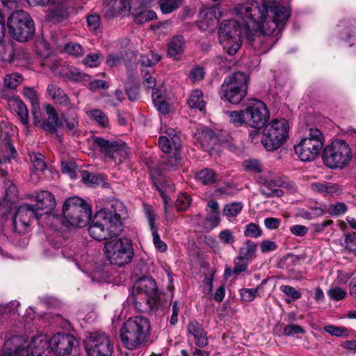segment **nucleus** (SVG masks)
I'll return each mask as SVG.
<instances>
[{
    "mask_svg": "<svg viewBox=\"0 0 356 356\" xmlns=\"http://www.w3.org/2000/svg\"><path fill=\"white\" fill-rule=\"evenodd\" d=\"M108 87L109 84L106 81L97 77H90V91L107 89Z\"/></svg>",
    "mask_w": 356,
    "mask_h": 356,
    "instance_id": "5fc2aeb1",
    "label": "nucleus"
},
{
    "mask_svg": "<svg viewBox=\"0 0 356 356\" xmlns=\"http://www.w3.org/2000/svg\"><path fill=\"white\" fill-rule=\"evenodd\" d=\"M22 94L25 98L30 101L32 107L37 108L39 106V95L37 91L31 87H24Z\"/></svg>",
    "mask_w": 356,
    "mask_h": 356,
    "instance_id": "c03bdc74",
    "label": "nucleus"
},
{
    "mask_svg": "<svg viewBox=\"0 0 356 356\" xmlns=\"http://www.w3.org/2000/svg\"><path fill=\"white\" fill-rule=\"evenodd\" d=\"M277 248V245L275 241L265 239L260 243V250L262 253H266L275 250Z\"/></svg>",
    "mask_w": 356,
    "mask_h": 356,
    "instance_id": "0e129e2a",
    "label": "nucleus"
},
{
    "mask_svg": "<svg viewBox=\"0 0 356 356\" xmlns=\"http://www.w3.org/2000/svg\"><path fill=\"white\" fill-rule=\"evenodd\" d=\"M93 145L99 149V151L104 154L105 156L111 154V149L114 143V140L111 141L106 140L102 137L92 136Z\"/></svg>",
    "mask_w": 356,
    "mask_h": 356,
    "instance_id": "c9c22d12",
    "label": "nucleus"
},
{
    "mask_svg": "<svg viewBox=\"0 0 356 356\" xmlns=\"http://www.w3.org/2000/svg\"><path fill=\"white\" fill-rule=\"evenodd\" d=\"M140 58L141 64L145 67H152L161 60L159 55L152 51L147 54L141 55Z\"/></svg>",
    "mask_w": 356,
    "mask_h": 356,
    "instance_id": "49530a36",
    "label": "nucleus"
},
{
    "mask_svg": "<svg viewBox=\"0 0 356 356\" xmlns=\"http://www.w3.org/2000/svg\"><path fill=\"white\" fill-rule=\"evenodd\" d=\"M205 74L204 67L196 65L191 70L189 78L193 82L200 81L205 76Z\"/></svg>",
    "mask_w": 356,
    "mask_h": 356,
    "instance_id": "8fccbe9b",
    "label": "nucleus"
},
{
    "mask_svg": "<svg viewBox=\"0 0 356 356\" xmlns=\"http://www.w3.org/2000/svg\"><path fill=\"white\" fill-rule=\"evenodd\" d=\"M113 350V346L105 333H90V356H112Z\"/></svg>",
    "mask_w": 356,
    "mask_h": 356,
    "instance_id": "2eb2a0df",
    "label": "nucleus"
},
{
    "mask_svg": "<svg viewBox=\"0 0 356 356\" xmlns=\"http://www.w3.org/2000/svg\"><path fill=\"white\" fill-rule=\"evenodd\" d=\"M77 344V340L70 334L58 332L50 338L51 352L56 356H69Z\"/></svg>",
    "mask_w": 356,
    "mask_h": 356,
    "instance_id": "ddd939ff",
    "label": "nucleus"
},
{
    "mask_svg": "<svg viewBox=\"0 0 356 356\" xmlns=\"http://www.w3.org/2000/svg\"><path fill=\"white\" fill-rule=\"evenodd\" d=\"M6 190L5 198L8 202H14L17 197V193L16 186L10 181H7L6 183Z\"/></svg>",
    "mask_w": 356,
    "mask_h": 356,
    "instance_id": "6e6d98bb",
    "label": "nucleus"
},
{
    "mask_svg": "<svg viewBox=\"0 0 356 356\" xmlns=\"http://www.w3.org/2000/svg\"><path fill=\"white\" fill-rule=\"evenodd\" d=\"M31 163V169H35L38 172H42L46 168V163L44 156L40 153L31 152L29 154Z\"/></svg>",
    "mask_w": 356,
    "mask_h": 356,
    "instance_id": "e433bc0d",
    "label": "nucleus"
},
{
    "mask_svg": "<svg viewBox=\"0 0 356 356\" xmlns=\"http://www.w3.org/2000/svg\"><path fill=\"white\" fill-rule=\"evenodd\" d=\"M344 247L350 252H356V234H346L343 242Z\"/></svg>",
    "mask_w": 356,
    "mask_h": 356,
    "instance_id": "bf43d9fd",
    "label": "nucleus"
},
{
    "mask_svg": "<svg viewBox=\"0 0 356 356\" xmlns=\"http://www.w3.org/2000/svg\"><path fill=\"white\" fill-rule=\"evenodd\" d=\"M304 329L298 325L289 324L284 328V334L286 336L292 337L298 334H304Z\"/></svg>",
    "mask_w": 356,
    "mask_h": 356,
    "instance_id": "13d9d810",
    "label": "nucleus"
},
{
    "mask_svg": "<svg viewBox=\"0 0 356 356\" xmlns=\"http://www.w3.org/2000/svg\"><path fill=\"white\" fill-rule=\"evenodd\" d=\"M153 236V243L155 248L161 252H165L167 250L166 244L161 239L159 234H158L157 229H153L152 231Z\"/></svg>",
    "mask_w": 356,
    "mask_h": 356,
    "instance_id": "052dcab7",
    "label": "nucleus"
},
{
    "mask_svg": "<svg viewBox=\"0 0 356 356\" xmlns=\"http://www.w3.org/2000/svg\"><path fill=\"white\" fill-rule=\"evenodd\" d=\"M165 135L159 137L158 143L160 149L164 153L178 152L181 147V140L175 130L171 128L166 129Z\"/></svg>",
    "mask_w": 356,
    "mask_h": 356,
    "instance_id": "a211bd4d",
    "label": "nucleus"
},
{
    "mask_svg": "<svg viewBox=\"0 0 356 356\" xmlns=\"http://www.w3.org/2000/svg\"><path fill=\"white\" fill-rule=\"evenodd\" d=\"M257 244L251 240H246L238 250L239 259L252 261L256 254Z\"/></svg>",
    "mask_w": 356,
    "mask_h": 356,
    "instance_id": "c756f323",
    "label": "nucleus"
},
{
    "mask_svg": "<svg viewBox=\"0 0 356 356\" xmlns=\"http://www.w3.org/2000/svg\"><path fill=\"white\" fill-rule=\"evenodd\" d=\"M23 81V76L19 73L8 74L5 76L4 86L8 88H15Z\"/></svg>",
    "mask_w": 356,
    "mask_h": 356,
    "instance_id": "79ce46f5",
    "label": "nucleus"
},
{
    "mask_svg": "<svg viewBox=\"0 0 356 356\" xmlns=\"http://www.w3.org/2000/svg\"><path fill=\"white\" fill-rule=\"evenodd\" d=\"M289 123L284 119L273 120L265 126L261 143L268 151L280 148L286 140L289 134Z\"/></svg>",
    "mask_w": 356,
    "mask_h": 356,
    "instance_id": "9b49d317",
    "label": "nucleus"
},
{
    "mask_svg": "<svg viewBox=\"0 0 356 356\" xmlns=\"http://www.w3.org/2000/svg\"><path fill=\"white\" fill-rule=\"evenodd\" d=\"M322 159L330 169H343L352 159V150L345 140H335L324 147Z\"/></svg>",
    "mask_w": 356,
    "mask_h": 356,
    "instance_id": "423d86ee",
    "label": "nucleus"
},
{
    "mask_svg": "<svg viewBox=\"0 0 356 356\" xmlns=\"http://www.w3.org/2000/svg\"><path fill=\"white\" fill-rule=\"evenodd\" d=\"M104 4L112 14L126 15L131 11L130 0H104Z\"/></svg>",
    "mask_w": 356,
    "mask_h": 356,
    "instance_id": "393cba45",
    "label": "nucleus"
},
{
    "mask_svg": "<svg viewBox=\"0 0 356 356\" xmlns=\"http://www.w3.org/2000/svg\"><path fill=\"white\" fill-rule=\"evenodd\" d=\"M243 166L248 170L254 172H259L261 171V165L257 160H247L243 162Z\"/></svg>",
    "mask_w": 356,
    "mask_h": 356,
    "instance_id": "338daca9",
    "label": "nucleus"
},
{
    "mask_svg": "<svg viewBox=\"0 0 356 356\" xmlns=\"http://www.w3.org/2000/svg\"><path fill=\"white\" fill-rule=\"evenodd\" d=\"M280 289L282 293L292 300H297L301 297V293L291 286L282 285Z\"/></svg>",
    "mask_w": 356,
    "mask_h": 356,
    "instance_id": "864d4df0",
    "label": "nucleus"
},
{
    "mask_svg": "<svg viewBox=\"0 0 356 356\" xmlns=\"http://www.w3.org/2000/svg\"><path fill=\"white\" fill-rule=\"evenodd\" d=\"M260 192L266 197H281L284 194L280 188L284 184V181L277 177H270L261 179L260 181Z\"/></svg>",
    "mask_w": 356,
    "mask_h": 356,
    "instance_id": "f3484780",
    "label": "nucleus"
},
{
    "mask_svg": "<svg viewBox=\"0 0 356 356\" xmlns=\"http://www.w3.org/2000/svg\"><path fill=\"white\" fill-rule=\"evenodd\" d=\"M246 124L248 127L262 128L270 118V113L266 105L261 100L250 99L244 108Z\"/></svg>",
    "mask_w": 356,
    "mask_h": 356,
    "instance_id": "f8f14e48",
    "label": "nucleus"
},
{
    "mask_svg": "<svg viewBox=\"0 0 356 356\" xmlns=\"http://www.w3.org/2000/svg\"><path fill=\"white\" fill-rule=\"evenodd\" d=\"M90 117L102 127L106 128L109 124V120L107 115L99 109L90 111Z\"/></svg>",
    "mask_w": 356,
    "mask_h": 356,
    "instance_id": "a19ab883",
    "label": "nucleus"
},
{
    "mask_svg": "<svg viewBox=\"0 0 356 356\" xmlns=\"http://www.w3.org/2000/svg\"><path fill=\"white\" fill-rule=\"evenodd\" d=\"M9 33L19 42H25L35 33L34 22L30 15L22 10L13 12L8 19Z\"/></svg>",
    "mask_w": 356,
    "mask_h": 356,
    "instance_id": "9d476101",
    "label": "nucleus"
},
{
    "mask_svg": "<svg viewBox=\"0 0 356 356\" xmlns=\"http://www.w3.org/2000/svg\"><path fill=\"white\" fill-rule=\"evenodd\" d=\"M290 232L296 236L302 237L307 234L308 228L305 225H294L290 227Z\"/></svg>",
    "mask_w": 356,
    "mask_h": 356,
    "instance_id": "774afa93",
    "label": "nucleus"
},
{
    "mask_svg": "<svg viewBox=\"0 0 356 356\" xmlns=\"http://www.w3.org/2000/svg\"><path fill=\"white\" fill-rule=\"evenodd\" d=\"M47 92L49 96L56 103L66 104L68 102L66 93L56 84H49L47 86Z\"/></svg>",
    "mask_w": 356,
    "mask_h": 356,
    "instance_id": "2f4dec72",
    "label": "nucleus"
},
{
    "mask_svg": "<svg viewBox=\"0 0 356 356\" xmlns=\"http://www.w3.org/2000/svg\"><path fill=\"white\" fill-rule=\"evenodd\" d=\"M346 295V291L339 286H331L327 291V296L334 301L343 300Z\"/></svg>",
    "mask_w": 356,
    "mask_h": 356,
    "instance_id": "de8ad7c7",
    "label": "nucleus"
},
{
    "mask_svg": "<svg viewBox=\"0 0 356 356\" xmlns=\"http://www.w3.org/2000/svg\"><path fill=\"white\" fill-rule=\"evenodd\" d=\"M191 202V197L186 194L182 193L177 197L175 202V207L177 211H185L189 207Z\"/></svg>",
    "mask_w": 356,
    "mask_h": 356,
    "instance_id": "09e8293b",
    "label": "nucleus"
},
{
    "mask_svg": "<svg viewBox=\"0 0 356 356\" xmlns=\"http://www.w3.org/2000/svg\"><path fill=\"white\" fill-rule=\"evenodd\" d=\"M41 215L31 204L21 205L18 208L13 220L15 231L19 234L26 232L31 218L38 219Z\"/></svg>",
    "mask_w": 356,
    "mask_h": 356,
    "instance_id": "4468645a",
    "label": "nucleus"
},
{
    "mask_svg": "<svg viewBox=\"0 0 356 356\" xmlns=\"http://www.w3.org/2000/svg\"><path fill=\"white\" fill-rule=\"evenodd\" d=\"M188 104L192 108L202 111L206 104L203 99L202 91L198 89L193 90L188 97Z\"/></svg>",
    "mask_w": 356,
    "mask_h": 356,
    "instance_id": "72a5a7b5",
    "label": "nucleus"
},
{
    "mask_svg": "<svg viewBox=\"0 0 356 356\" xmlns=\"http://www.w3.org/2000/svg\"><path fill=\"white\" fill-rule=\"evenodd\" d=\"M26 339L21 336H13L4 342L0 356H26L23 347Z\"/></svg>",
    "mask_w": 356,
    "mask_h": 356,
    "instance_id": "6ab92c4d",
    "label": "nucleus"
},
{
    "mask_svg": "<svg viewBox=\"0 0 356 356\" xmlns=\"http://www.w3.org/2000/svg\"><path fill=\"white\" fill-rule=\"evenodd\" d=\"M26 356H49L51 353L50 338L46 334L34 337L31 341L26 340L23 347Z\"/></svg>",
    "mask_w": 356,
    "mask_h": 356,
    "instance_id": "dca6fc26",
    "label": "nucleus"
},
{
    "mask_svg": "<svg viewBox=\"0 0 356 356\" xmlns=\"http://www.w3.org/2000/svg\"><path fill=\"white\" fill-rule=\"evenodd\" d=\"M311 189L324 195H334L341 192V188L339 184L327 181L312 183Z\"/></svg>",
    "mask_w": 356,
    "mask_h": 356,
    "instance_id": "a878e982",
    "label": "nucleus"
},
{
    "mask_svg": "<svg viewBox=\"0 0 356 356\" xmlns=\"http://www.w3.org/2000/svg\"><path fill=\"white\" fill-rule=\"evenodd\" d=\"M243 234L247 238H258L263 235V230L259 225L251 222L245 227Z\"/></svg>",
    "mask_w": 356,
    "mask_h": 356,
    "instance_id": "58836bf2",
    "label": "nucleus"
},
{
    "mask_svg": "<svg viewBox=\"0 0 356 356\" xmlns=\"http://www.w3.org/2000/svg\"><path fill=\"white\" fill-rule=\"evenodd\" d=\"M111 150V155H108L106 158L114 160L115 162H122L129 154L128 147L121 140L115 141Z\"/></svg>",
    "mask_w": 356,
    "mask_h": 356,
    "instance_id": "c85d7f7f",
    "label": "nucleus"
},
{
    "mask_svg": "<svg viewBox=\"0 0 356 356\" xmlns=\"http://www.w3.org/2000/svg\"><path fill=\"white\" fill-rule=\"evenodd\" d=\"M243 207V203L239 202L227 204L223 208V215L227 218L236 217L241 213Z\"/></svg>",
    "mask_w": 356,
    "mask_h": 356,
    "instance_id": "4c0bfd02",
    "label": "nucleus"
},
{
    "mask_svg": "<svg viewBox=\"0 0 356 356\" xmlns=\"http://www.w3.org/2000/svg\"><path fill=\"white\" fill-rule=\"evenodd\" d=\"M218 238L220 242L225 245L232 244L235 241L233 232L228 229L221 231L218 234Z\"/></svg>",
    "mask_w": 356,
    "mask_h": 356,
    "instance_id": "4d7b16f0",
    "label": "nucleus"
},
{
    "mask_svg": "<svg viewBox=\"0 0 356 356\" xmlns=\"http://www.w3.org/2000/svg\"><path fill=\"white\" fill-rule=\"evenodd\" d=\"M45 111L48 118L43 120L42 128L45 131L53 133L56 130L57 127L60 125L58 115L55 108L50 104L45 106Z\"/></svg>",
    "mask_w": 356,
    "mask_h": 356,
    "instance_id": "bb28decb",
    "label": "nucleus"
},
{
    "mask_svg": "<svg viewBox=\"0 0 356 356\" xmlns=\"http://www.w3.org/2000/svg\"><path fill=\"white\" fill-rule=\"evenodd\" d=\"M167 54L174 60H178L181 58L184 49L183 46H168Z\"/></svg>",
    "mask_w": 356,
    "mask_h": 356,
    "instance_id": "680f3d73",
    "label": "nucleus"
},
{
    "mask_svg": "<svg viewBox=\"0 0 356 356\" xmlns=\"http://www.w3.org/2000/svg\"><path fill=\"white\" fill-rule=\"evenodd\" d=\"M237 19L222 22L218 37L220 43L242 44L254 41L252 30L259 29L266 35L278 36L289 17L286 8L277 6L270 10L264 2H245L236 7Z\"/></svg>",
    "mask_w": 356,
    "mask_h": 356,
    "instance_id": "f257e3e1",
    "label": "nucleus"
},
{
    "mask_svg": "<svg viewBox=\"0 0 356 356\" xmlns=\"http://www.w3.org/2000/svg\"><path fill=\"white\" fill-rule=\"evenodd\" d=\"M104 253L111 264L122 267L131 262L134 255L133 242L127 237L105 240Z\"/></svg>",
    "mask_w": 356,
    "mask_h": 356,
    "instance_id": "39448f33",
    "label": "nucleus"
},
{
    "mask_svg": "<svg viewBox=\"0 0 356 356\" xmlns=\"http://www.w3.org/2000/svg\"><path fill=\"white\" fill-rule=\"evenodd\" d=\"M347 211V206L343 202H337L328 207V213L332 216L343 214Z\"/></svg>",
    "mask_w": 356,
    "mask_h": 356,
    "instance_id": "3c124183",
    "label": "nucleus"
},
{
    "mask_svg": "<svg viewBox=\"0 0 356 356\" xmlns=\"http://www.w3.org/2000/svg\"><path fill=\"white\" fill-rule=\"evenodd\" d=\"M133 293L136 307L141 310H151L157 298V286L155 280L149 277L139 279L134 286Z\"/></svg>",
    "mask_w": 356,
    "mask_h": 356,
    "instance_id": "1a4fd4ad",
    "label": "nucleus"
},
{
    "mask_svg": "<svg viewBox=\"0 0 356 356\" xmlns=\"http://www.w3.org/2000/svg\"><path fill=\"white\" fill-rule=\"evenodd\" d=\"M248 76L237 72L227 76L221 86L220 95L232 104L240 103L247 95Z\"/></svg>",
    "mask_w": 356,
    "mask_h": 356,
    "instance_id": "6e6552de",
    "label": "nucleus"
},
{
    "mask_svg": "<svg viewBox=\"0 0 356 356\" xmlns=\"http://www.w3.org/2000/svg\"><path fill=\"white\" fill-rule=\"evenodd\" d=\"M134 20L137 24H144L156 18V14L154 10H144L138 13H132Z\"/></svg>",
    "mask_w": 356,
    "mask_h": 356,
    "instance_id": "ea45409f",
    "label": "nucleus"
},
{
    "mask_svg": "<svg viewBox=\"0 0 356 356\" xmlns=\"http://www.w3.org/2000/svg\"><path fill=\"white\" fill-rule=\"evenodd\" d=\"M8 105L17 113L21 122L29 127V111L23 101L18 97H14L8 99Z\"/></svg>",
    "mask_w": 356,
    "mask_h": 356,
    "instance_id": "b1692460",
    "label": "nucleus"
},
{
    "mask_svg": "<svg viewBox=\"0 0 356 356\" xmlns=\"http://www.w3.org/2000/svg\"><path fill=\"white\" fill-rule=\"evenodd\" d=\"M51 70L60 76L73 81H81L87 77L86 74L82 73L77 68L70 65H58L54 64Z\"/></svg>",
    "mask_w": 356,
    "mask_h": 356,
    "instance_id": "4be33fe9",
    "label": "nucleus"
},
{
    "mask_svg": "<svg viewBox=\"0 0 356 356\" xmlns=\"http://www.w3.org/2000/svg\"><path fill=\"white\" fill-rule=\"evenodd\" d=\"M325 138L317 128H310L300 142L294 146L296 154L302 161H310L318 156L324 147Z\"/></svg>",
    "mask_w": 356,
    "mask_h": 356,
    "instance_id": "0eeeda50",
    "label": "nucleus"
},
{
    "mask_svg": "<svg viewBox=\"0 0 356 356\" xmlns=\"http://www.w3.org/2000/svg\"><path fill=\"white\" fill-rule=\"evenodd\" d=\"M63 217L49 215L48 221L54 229L57 230L60 227L68 229L81 228L86 226L89 222V208L83 199L72 196L67 198L63 206Z\"/></svg>",
    "mask_w": 356,
    "mask_h": 356,
    "instance_id": "7ed1b4c3",
    "label": "nucleus"
},
{
    "mask_svg": "<svg viewBox=\"0 0 356 356\" xmlns=\"http://www.w3.org/2000/svg\"><path fill=\"white\" fill-rule=\"evenodd\" d=\"M61 171L63 173L67 175L71 179H74L77 177V166L73 161H62Z\"/></svg>",
    "mask_w": 356,
    "mask_h": 356,
    "instance_id": "37998d69",
    "label": "nucleus"
},
{
    "mask_svg": "<svg viewBox=\"0 0 356 356\" xmlns=\"http://www.w3.org/2000/svg\"><path fill=\"white\" fill-rule=\"evenodd\" d=\"M259 290V286L255 289H242L240 290V295L243 301H252L256 297Z\"/></svg>",
    "mask_w": 356,
    "mask_h": 356,
    "instance_id": "603ef678",
    "label": "nucleus"
},
{
    "mask_svg": "<svg viewBox=\"0 0 356 356\" xmlns=\"http://www.w3.org/2000/svg\"><path fill=\"white\" fill-rule=\"evenodd\" d=\"M0 60L10 63L15 60H29V54L21 46H0Z\"/></svg>",
    "mask_w": 356,
    "mask_h": 356,
    "instance_id": "412c9836",
    "label": "nucleus"
},
{
    "mask_svg": "<svg viewBox=\"0 0 356 356\" xmlns=\"http://www.w3.org/2000/svg\"><path fill=\"white\" fill-rule=\"evenodd\" d=\"M149 329L147 318L143 316L129 318L123 324L120 331L122 345L129 350L138 348L147 340Z\"/></svg>",
    "mask_w": 356,
    "mask_h": 356,
    "instance_id": "20e7f679",
    "label": "nucleus"
},
{
    "mask_svg": "<svg viewBox=\"0 0 356 356\" xmlns=\"http://www.w3.org/2000/svg\"><path fill=\"white\" fill-rule=\"evenodd\" d=\"M188 339L193 337L195 345L200 348L206 347L209 343L207 334L202 326L195 320L189 321L187 327Z\"/></svg>",
    "mask_w": 356,
    "mask_h": 356,
    "instance_id": "aec40b11",
    "label": "nucleus"
},
{
    "mask_svg": "<svg viewBox=\"0 0 356 356\" xmlns=\"http://www.w3.org/2000/svg\"><path fill=\"white\" fill-rule=\"evenodd\" d=\"M239 259V255H238L234 259V273L235 274H240L241 273L245 271L248 268V263L250 261H247L245 259Z\"/></svg>",
    "mask_w": 356,
    "mask_h": 356,
    "instance_id": "e2e57ef3",
    "label": "nucleus"
},
{
    "mask_svg": "<svg viewBox=\"0 0 356 356\" xmlns=\"http://www.w3.org/2000/svg\"><path fill=\"white\" fill-rule=\"evenodd\" d=\"M216 13V10L213 8L202 10L200 13V28L203 29L213 28L218 22Z\"/></svg>",
    "mask_w": 356,
    "mask_h": 356,
    "instance_id": "cd10ccee",
    "label": "nucleus"
},
{
    "mask_svg": "<svg viewBox=\"0 0 356 356\" xmlns=\"http://www.w3.org/2000/svg\"><path fill=\"white\" fill-rule=\"evenodd\" d=\"M36 204L33 205L38 212L44 210V213H50L56 205V199L53 194L49 191H43L35 196Z\"/></svg>",
    "mask_w": 356,
    "mask_h": 356,
    "instance_id": "5701e85b",
    "label": "nucleus"
},
{
    "mask_svg": "<svg viewBox=\"0 0 356 356\" xmlns=\"http://www.w3.org/2000/svg\"><path fill=\"white\" fill-rule=\"evenodd\" d=\"M196 178L204 185L213 184L218 181L217 174L210 168H204L197 172Z\"/></svg>",
    "mask_w": 356,
    "mask_h": 356,
    "instance_id": "f704fd0d",
    "label": "nucleus"
},
{
    "mask_svg": "<svg viewBox=\"0 0 356 356\" xmlns=\"http://www.w3.org/2000/svg\"><path fill=\"white\" fill-rule=\"evenodd\" d=\"M180 0H161L159 1L160 8L164 14L172 13L177 9Z\"/></svg>",
    "mask_w": 356,
    "mask_h": 356,
    "instance_id": "a18cd8bd",
    "label": "nucleus"
},
{
    "mask_svg": "<svg viewBox=\"0 0 356 356\" xmlns=\"http://www.w3.org/2000/svg\"><path fill=\"white\" fill-rule=\"evenodd\" d=\"M19 302L13 300L6 305H0V326L3 325L12 314L17 312Z\"/></svg>",
    "mask_w": 356,
    "mask_h": 356,
    "instance_id": "7c9ffc66",
    "label": "nucleus"
},
{
    "mask_svg": "<svg viewBox=\"0 0 356 356\" xmlns=\"http://www.w3.org/2000/svg\"><path fill=\"white\" fill-rule=\"evenodd\" d=\"M90 31L92 30L94 35H98L101 32L100 17L97 15H90Z\"/></svg>",
    "mask_w": 356,
    "mask_h": 356,
    "instance_id": "69168bd1",
    "label": "nucleus"
},
{
    "mask_svg": "<svg viewBox=\"0 0 356 356\" xmlns=\"http://www.w3.org/2000/svg\"><path fill=\"white\" fill-rule=\"evenodd\" d=\"M127 218L124 203L113 200L110 209H100L95 215L90 222V236L97 241L118 238L124 230V221Z\"/></svg>",
    "mask_w": 356,
    "mask_h": 356,
    "instance_id": "f03ea898",
    "label": "nucleus"
},
{
    "mask_svg": "<svg viewBox=\"0 0 356 356\" xmlns=\"http://www.w3.org/2000/svg\"><path fill=\"white\" fill-rule=\"evenodd\" d=\"M224 113L230 124L235 127L247 126L244 109L240 111H226Z\"/></svg>",
    "mask_w": 356,
    "mask_h": 356,
    "instance_id": "473e14b6",
    "label": "nucleus"
}]
</instances>
